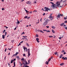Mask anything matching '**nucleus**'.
<instances>
[{"label": "nucleus", "instance_id": "nucleus-47", "mask_svg": "<svg viewBox=\"0 0 67 67\" xmlns=\"http://www.w3.org/2000/svg\"><path fill=\"white\" fill-rule=\"evenodd\" d=\"M4 27H6V29H8V27L5 26Z\"/></svg>", "mask_w": 67, "mask_h": 67}, {"label": "nucleus", "instance_id": "nucleus-48", "mask_svg": "<svg viewBox=\"0 0 67 67\" xmlns=\"http://www.w3.org/2000/svg\"><path fill=\"white\" fill-rule=\"evenodd\" d=\"M53 37V36H49V37Z\"/></svg>", "mask_w": 67, "mask_h": 67}, {"label": "nucleus", "instance_id": "nucleus-22", "mask_svg": "<svg viewBox=\"0 0 67 67\" xmlns=\"http://www.w3.org/2000/svg\"><path fill=\"white\" fill-rule=\"evenodd\" d=\"M67 19V16H66V17H64V20H66Z\"/></svg>", "mask_w": 67, "mask_h": 67}, {"label": "nucleus", "instance_id": "nucleus-56", "mask_svg": "<svg viewBox=\"0 0 67 67\" xmlns=\"http://www.w3.org/2000/svg\"><path fill=\"white\" fill-rule=\"evenodd\" d=\"M16 29V27H15V29H14V30H15Z\"/></svg>", "mask_w": 67, "mask_h": 67}, {"label": "nucleus", "instance_id": "nucleus-1", "mask_svg": "<svg viewBox=\"0 0 67 67\" xmlns=\"http://www.w3.org/2000/svg\"><path fill=\"white\" fill-rule=\"evenodd\" d=\"M50 3L52 4V5H51L52 8L53 9L57 8V7H58V6L60 5V2H57L56 3V4H54L52 2H51Z\"/></svg>", "mask_w": 67, "mask_h": 67}, {"label": "nucleus", "instance_id": "nucleus-55", "mask_svg": "<svg viewBox=\"0 0 67 67\" xmlns=\"http://www.w3.org/2000/svg\"><path fill=\"white\" fill-rule=\"evenodd\" d=\"M33 12H37V11H36V10H35L34 11H33Z\"/></svg>", "mask_w": 67, "mask_h": 67}, {"label": "nucleus", "instance_id": "nucleus-10", "mask_svg": "<svg viewBox=\"0 0 67 67\" xmlns=\"http://www.w3.org/2000/svg\"><path fill=\"white\" fill-rule=\"evenodd\" d=\"M64 24V23H62L61 24H60V25L61 26H63V25Z\"/></svg>", "mask_w": 67, "mask_h": 67}, {"label": "nucleus", "instance_id": "nucleus-33", "mask_svg": "<svg viewBox=\"0 0 67 67\" xmlns=\"http://www.w3.org/2000/svg\"><path fill=\"white\" fill-rule=\"evenodd\" d=\"M65 52V51L64 50H63L61 52L62 53H64V52Z\"/></svg>", "mask_w": 67, "mask_h": 67}, {"label": "nucleus", "instance_id": "nucleus-19", "mask_svg": "<svg viewBox=\"0 0 67 67\" xmlns=\"http://www.w3.org/2000/svg\"><path fill=\"white\" fill-rule=\"evenodd\" d=\"M25 11H26V12L27 13H29V11H27V10H25Z\"/></svg>", "mask_w": 67, "mask_h": 67}, {"label": "nucleus", "instance_id": "nucleus-17", "mask_svg": "<svg viewBox=\"0 0 67 67\" xmlns=\"http://www.w3.org/2000/svg\"><path fill=\"white\" fill-rule=\"evenodd\" d=\"M30 55H31V54L30 53H28V57H30Z\"/></svg>", "mask_w": 67, "mask_h": 67}, {"label": "nucleus", "instance_id": "nucleus-58", "mask_svg": "<svg viewBox=\"0 0 67 67\" xmlns=\"http://www.w3.org/2000/svg\"><path fill=\"white\" fill-rule=\"evenodd\" d=\"M20 43L18 45V46H19V45H21V44Z\"/></svg>", "mask_w": 67, "mask_h": 67}, {"label": "nucleus", "instance_id": "nucleus-52", "mask_svg": "<svg viewBox=\"0 0 67 67\" xmlns=\"http://www.w3.org/2000/svg\"><path fill=\"white\" fill-rule=\"evenodd\" d=\"M5 35H4L5 36L6 35H7V32H5Z\"/></svg>", "mask_w": 67, "mask_h": 67}, {"label": "nucleus", "instance_id": "nucleus-27", "mask_svg": "<svg viewBox=\"0 0 67 67\" xmlns=\"http://www.w3.org/2000/svg\"><path fill=\"white\" fill-rule=\"evenodd\" d=\"M29 64H30V60H29L28 61V65H29Z\"/></svg>", "mask_w": 67, "mask_h": 67}, {"label": "nucleus", "instance_id": "nucleus-16", "mask_svg": "<svg viewBox=\"0 0 67 67\" xmlns=\"http://www.w3.org/2000/svg\"><path fill=\"white\" fill-rule=\"evenodd\" d=\"M63 54H61L60 55V56L59 57V58H62V57H63Z\"/></svg>", "mask_w": 67, "mask_h": 67}, {"label": "nucleus", "instance_id": "nucleus-15", "mask_svg": "<svg viewBox=\"0 0 67 67\" xmlns=\"http://www.w3.org/2000/svg\"><path fill=\"white\" fill-rule=\"evenodd\" d=\"M64 65V63H62L60 64V66H63V65Z\"/></svg>", "mask_w": 67, "mask_h": 67}, {"label": "nucleus", "instance_id": "nucleus-25", "mask_svg": "<svg viewBox=\"0 0 67 67\" xmlns=\"http://www.w3.org/2000/svg\"><path fill=\"white\" fill-rule=\"evenodd\" d=\"M51 60V59L50 58L49 59L48 62H50Z\"/></svg>", "mask_w": 67, "mask_h": 67}, {"label": "nucleus", "instance_id": "nucleus-6", "mask_svg": "<svg viewBox=\"0 0 67 67\" xmlns=\"http://www.w3.org/2000/svg\"><path fill=\"white\" fill-rule=\"evenodd\" d=\"M26 4H30V5H31L32 3L30 1H28L26 2Z\"/></svg>", "mask_w": 67, "mask_h": 67}, {"label": "nucleus", "instance_id": "nucleus-49", "mask_svg": "<svg viewBox=\"0 0 67 67\" xmlns=\"http://www.w3.org/2000/svg\"><path fill=\"white\" fill-rule=\"evenodd\" d=\"M66 53L65 52H64V53H63V55H65V54H66Z\"/></svg>", "mask_w": 67, "mask_h": 67}, {"label": "nucleus", "instance_id": "nucleus-43", "mask_svg": "<svg viewBox=\"0 0 67 67\" xmlns=\"http://www.w3.org/2000/svg\"><path fill=\"white\" fill-rule=\"evenodd\" d=\"M57 52H55L54 53V54H55V55H57Z\"/></svg>", "mask_w": 67, "mask_h": 67}, {"label": "nucleus", "instance_id": "nucleus-64", "mask_svg": "<svg viewBox=\"0 0 67 67\" xmlns=\"http://www.w3.org/2000/svg\"><path fill=\"white\" fill-rule=\"evenodd\" d=\"M45 13H44L43 14V15L44 16L45 15Z\"/></svg>", "mask_w": 67, "mask_h": 67}, {"label": "nucleus", "instance_id": "nucleus-4", "mask_svg": "<svg viewBox=\"0 0 67 67\" xmlns=\"http://www.w3.org/2000/svg\"><path fill=\"white\" fill-rule=\"evenodd\" d=\"M44 9H45V10H43V11H47L48 12V10H50V9H48V8L45 7L44 8Z\"/></svg>", "mask_w": 67, "mask_h": 67}, {"label": "nucleus", "instance_id": "nucleus-13", "mask_svg": "<svg viewBox=\"0 0 67 67\" xmlns=\"http://www.w3.org/2000/svg\"><path fill=\"white\" fill-rule=\"evenodd\" d=\"M46 64L47 65H48V63H49V62L48 61H46V62H45Z\"/></svg>", "mask_w": 67, "mask_h": 67}, {"label": "nucleus", "instance_id": "nucleus-8", "mask_svg": "<svg viewBox=\"0 0 67 67\" xmlns=\"http://www.w3.org/2000/svg\"><path fill=\"white\" fill-rule=\"evenodd\" d=\"M18 52H16L15 54H14L13 55V56H14V57H15V56H17V55L18 54Z\"/></svg>", "mask_w": 67, "mask_h": 67}, {"label": "nucleus", "instance_id": "nucleus-32", "mask_svg": "<svg viewBox=\"0 0 67 67\" xmlns=\"http://www.w3.org/2000/svg\"><path fill=\"white\" fill-rule=\"evenodd\" d=\"M27 16H26L24 17V19H27Z\"/></svg>", "mask_w": 67, "mask_h": 67}, {"label": "nucleus", "instance_id": "nucleus-63", "mask_svg": "<svg viewBox=\"0 0 67 67\" xmlns=\"http://www.w3.org/2000/svg\"><path fill=\"white\" fill-rule=\"evenodd\" d=\"M6 58V56H5V57L4 58V60H5V58Z\"/></svg>", "mask_w": 67, "mask_h": 67}, {"label": "nucleus", "instance_id": "nucleus-59", "mask_svg": "<svg viewBox=\"0 0 67 67\" xmlns=\"http://www.w3.org/2000/svg\"><path fill=\"white\" fill-rule=\"evenodd\" d=\"M10 54V53L9 52L8 54V55H9Z\"/></svg>", "mask_w": 67, "mask_h": 67}, {"label": "nucleus", "instance_id": "nucleus-2", "mask_svg": "<svg viewBox=\"0 0 67 67\" xmlns=\"http://www.w3.org/2000/svg\"><path fill=\"white\" fill-rule=\"evenodd\" d=\"M48 20H46L45 21H44L43 23V25H44V26L46 25L47 24V23H48Z\"/></svg>", "mask_w": 67, "mask_h": 67}, {"label": "nucleus", "instance_id": "nucleus-44", "mask_svg": "<svg viewBox=\"0 0 67 67\" xmlns=\"http://www.w3.org/2000/svg\"><path fill=\"white\" fill-rule=\"evenodd\" d=\"M30 18V17H27V19H29Z\"/></svg>", "mask_w": 67, "mask_h": 67}, {"label": "nucleus", "instance_id": "nucleus-61", "mask_svg": "<svg viewBox=\"0 0 67 67\" xmlns=\"http://www.w3.org/2000/svg\"><path fill=\"white\" fill-rule=\"evenodd\" d=\"M42 18H41L40 19V21L42 22Z\"/></svg>", "mask_w": 67, "mask_h": 67}, {"label": "nucleus", "instance_id": "nucleus-57", "mask_svg": "<svg viewBox=\"0 0 67 67\" xmlns=\"http://www.w3.org/2000/svg\"><path fill=\"white\" fill-rule=\"evenodd\" d=\"M46 27H47V28H49V26H46Z\"/></svg>", "mask_w": 67, "mask_h": 67}, {"label": "nucleus", "instance_id": "nucleus-5", "mask_svg": "<svg viewBox=\"0 0 67 67\" xmlns=\"http://www.w3.org/2000/svg\"><path fill=\"white\" fill-rule=\"evenodd\" d=\"M52 14H51L50 15V16H49V17L50 19H50V20H51V21H52V20L54 19V17H53V16H52Z\"/></svg>", "mask_w": 67, "mask_h": 67}, {"label": "nucleus", "instance_id": "nucleus-14", "mask_svg": "<svg viewBox=\"0 0 67 67\" xmlns=\"http://www.w3.org/2000/svg\"><path fill=\"white\" fill-rule=\"evenodd\" d=\"M2 38L4 39L5 37V35H2Z\"/></svg>", "mask_w": 67, "mask_h": 67}, {"label": "nucleus", "instance_id": "nucleus-51", "mask_svg": "<svg viewBox=\"0 0 67 67\" xmlns=\"http://www.w3.org/2000/svg\"><path fill=\"white\" fill-rule=\"evenodd\" d=\"M46 32H50V31H49H49H47Z\"/></svg>", "mask_w": 67, "mask_h": 67}, {"label": "nucleus", "instance_id": "nucleus-42", "mask_svg": "<svg viewBox=\"0 0 67 67\" xmlns=\"http://www.w3.org/2000/svg\"><path fill=\"white\" fill-rule=\"evenodd\" d=\"M12 42L14 43V40H12Z\"/></svg>", "mask_w": 67, "mask_h": 67}, {"label": "nucleus", "instance_id": "nucleus-50", "mask_svg": "<svg viewBox=\"0 0 67 67\" xmlns=\"http://www.w3.org/2000/svg\"><path fill=\"white\" fill-rule=\"evenodd\" d=\"M16 60V59H13V61H14L15 60Z\"/></svg>", "mask_w": 67, "mask_h": 67}, {"label": "nucleus", "instance_id": "nucleus-18", "mask_svg": "<svg viewBox=\"0 0 67 67\" xmlns=\"http://www.w3.org/2000/svg\"><path fill=\"white\" fill-rule=\"evenodd\" d=\"M16 23L17 24H19L20 23V21H18Z\"/></svg>", "mask_w": 67, "mask_h": 67}, {"label": "nucleus", "instance_id": "nucleus-40", "mask_svg": "<svg viewBox=\"0 0 67 67\" xmlns=\"http://www.w3.org/2000/svg\"><path fill=\"white\" fill-rule=\"evenodd\" d=\"M16 58H18V59H20V58H19V57L18 56H17L16 57Z\"/></svg>", "mask_w": 67, "mask_h": 67}, {"label": "nucleus", "instance_id": "nucleus-36", "mask_svg": "<svg viewBox=\"0 0 67 67\" xmlns=\"http://www.w3.org/2000/svg\"><path fill=\"white\" fill-rule=\"evenodd\" d=\"M7 48H6L5 49V50H4V51L6 52V51H7Z\"/></svg>", "mask_w": 67, "mask_h": 67}, {"label": "nucleus", "instance_id": "nucleus-41", "mask_svg": "<svg viewBox=\"0 0 67 67\" xmlns=\"http://www.w3.org/2000/svg\"><path fill=\"white\" fill-rule=\"evenodd\" d=\"M2 10H5V9L4 8H2Z\"/></svg>", "mask_w": 67, "mask_h": 67}, {"label": "nucleus", "instance_id": "nucleus-9", "mask_svg": "<svg viewBox=\"0 0 67 67\" xmlns=\"http://www.w3.org/2000/svg\"><path fill=\"white\" fill-rule=\"evenodd\" d=\"M39 39L38 38H36V40L37 41V42L38 43H39V42H40V41H39Z\"/></svg>", "mask_w": 67, "mask_h": 67}, {"label": "nucleus", "instance_id": "nucleus-46", "mask_svg": "<svg viewBox=\"0 0 67 67\" xmlns=\"http://www.w3.org/2000/svg\"><path fill=\"white\" fill-rule=\"evenodd\" d=\"M25 49H26V52H27L26 51H27V48H25Z\"/></svg>", "mask_w": 67, "mask_h": 67}, {"label": "nucleus", "instance_id": "nucleus-53", "mask_svg": "<svg viewBox=\"0 0 67 67\" xmlns=\"http://www.w3.org/2000/svg\"><path fill=\"white\" fill-rule=\"evenodd\" d=\"M34 3H36V1H35V2H34Z\"/></svg>", "mask_w": 67, "mask_h": 67}, {"label": "nucleus", "instance_id": "nucleus-62", "mask_svg": "<svg viewBox=\"0 0 67 67\" xmlns=\"http://www.w3.org/2000/svg\"><path fill=\"white\" fill-rule=\"evenodd\" d=\"M53 57H51V58H51V59H52V58Z\"/></svg>", "mask_w": 67, "mask_h": 67}, {"label": "nucleus", "instance_id": "nucleus-21", "mask_svg": "<svg viewBox=\"0 0 67 67\" xmlns=\"http://www.w3.org/2000/svg\"><path fill=\"white\" fill-rule=\"evenodd\" d=\"M14 61H13V60L12 59V60L11 62V63L12 64V63H13V62Z\"/></svg>", "mask_w": 67, "mask_h": 67}, {"label": "nucleus", "instance_id": "nucleus-45", "mask_svg": "<svg viewBox=\"0 0 67 67\" xmlns=\"http://www.w3.org/2000/svg\"><path fill=\"white\" fill-rule=\"evenodd\" d=\"M36 37H38V36L37 35H36Z\"/></svg>", "mask_w": 67, "mask_h": 67}, {"label": "nucleus", "instance_id": "nucleus-28", "mask_svg": "<svg viewBox=\"0 0 67 67\" xmlns=\"http://www.w3.org/2000/svg\"><path fill=\"white\" fill-rule=\"evenodd\" d=\"M52 32H53V33H55V31H54L53 30H52Z\"/></svg>", "mask_w": 67, "mask_h": 67}, {"label": "nucleus", "instance_id": "nucleus-31", "mask_svg": "<svg viewBox=\"0 0 67 67\" xmlns=\"http://www.w3.org/2000/svg\"><path fill=\"white\" fill-rule=\"evenodd\" d=\"M67 23V21L65 20L64 21V23Z\"/></svg>", "mask_w": 67, "mask_h": 67}, {"label": "nucleus", "instance_id": "nucleus-60", "mask_svg": "<svg viewBox=\"0 0 67 67\" xmlns=\"http://www.w3.org/2000/svg\"><path fill=\"white\" fill-rule=\"evenodd\" d=\"M32 11H31V12H29V13H32Z\"/></svg>", "mask_w": 67, "mask_h": 67}, {"label": "nucleus", "instance_id": "nucleus-3", "mask_svg": "<svg viewBox=\"0 0 67 67\" xmlns=\"http://www.w3.org/2000/svg\"><path fill=\"white\" fill-rule=\"evenodd\" d=\"M60 16H63V14H58V16H57V19H58V18H59V19L60 18Z\"/></svg>", "mask_w": 67, "mask_h": 67}, {"label": "nucleus", "instance_id": "nucleus-34", "mask_svg": "<svg viewBox=\"0 0 67 67\" xmlns=\"http://www.w3.org/2000/svg\"><path fill=\"white\" fill-rule=\"evenodd\" d=\"M23 56H25V57H26V56H25V54H23Z\"/></svg>", "mask_w": 67, "mask_h": 67}, {"label": "nucleus", "instance_id": "nucleus-38", "mask_svg": "<svg viewBox=\"0 0 67 67\" xmlns=\"http://www.w3.org/2000/svg\"><path fill=\"white\" fill-rule=\"evenodd\" d=\"M25 34V32H23L22 34H21V35H23V34Z\"/></svg>", "mask_w": 67, "mask_h": 67}, {"label": "nucleus", "instance_id": "nucleus-12", "mask_svg": "<svg viewBox=\"0 0 67 67\" xmlns=\"http://www.w3.org/2000/svg\"><path fill=\"white\" fill-rule=\"evenodd\" d=\"M66 26V25H64V26L63 27H64V28H65V29H66V30H67V27H65V26Z\"/></svg>", "mask_w": 67, "mask_h": 67}, {"label": "nucleus", "instance_id": "nucleus-23", "mask_svg": "<svg viewBox=\"0 0 67 67\" xmlns=\"http://www.w3.org/2000/svg\"><path fill=\"white\" fill-rule=\"evenodd\" d=\"M23 67H29V66L26 65V66H23Z\"/></svg>", "mask_w": 67, "mask_h": 67}, {"label": "nucleus", "instance_id": "nucleus-26", "mask_svg": "<svg viewBox=\"0 0 67 67\" xmlns=\"http://www.w3.org/2000/svg\"><path fill=\"white\" fill-rule=\"evenodd\" d=\"M23 64H24V65L23 66H26V64L24 63H23Z\"/></svg>", "mask_w": 67, "mask_h": 67}, {"label": "nucleus", "instance_id": "nucleus-20", "mask_svg": "<svg viewBox=\"0 0 67 67\" xmlns=\"http://www.w3.org/2000/svg\"><path fill=\"white\" fill-rule=\"evenodd\" d=\"M26 45H27V46H28V47H30V45H29V44H28V43H27L26 44Z\"/></svg>", "mask_w": 67, "mask_h": 67}, {"label": "nucleus", "instance_id": "nucleus-54", "mask_svg": "<svg viewBox=\"0 0 67 67\" xmlns=\"http://www.w3.org/2000/svg\"><path fill=\"white\" fill-rule=\"evenodd\" d=\"M59 38L60 39V40H61V38H62V37H60Z\"/></svg>", "mask_w": 67, "mask_h": 67}, {"label": "nucleus", "instance_id": "nucleus-11", "mask_svg": "<svg viewBox=\"0 0 67 67\" xmlns=\"http://www.w3.org/2000/svg\"><path fill=\"white\" fill-rule=\"evenodd\" d=\"M27 52L28 53H30V49H27Z\"/></svg>", "mask_w": 67, "mask_h": 67}, {"label": "nucleus", "instance_id": "nucleus-30", "mask_svg": "<svg viewBox=\"0 0 67 67\" xmlns=\"http://www.w3.org/2000/svg\"><path fill=\"white\" fill-rule=\"evenodd\" d=\"M5 32V30H4L3 31V33H4Z\"/></svg>", "mask_w": 67, "mask_h": 67}, {"label": "nucleus", "instance_id": "nucleus-7", "mask_svg": "<svg viewBox=\"0 0 67 67\" xmlns=\"http://www.w3.org/2000/svg\"><path fill=\"white\" fill-rule=\"evenodd\" d=\"M62 59L63 60H67V57H65L64 58V57H63L62 58Z\"/></svg>", "mask_w": 67, "mask_h": 67}, {"label": "nucleus", "instance_id": "nucleus-37", "mask_svg": "<svg viewBox=\"0 0 67 67\" xmlns=\"http://www.w3.org/2000/svg\"><path fill=\"white\" fill-rule=\"evenodd\" d=\"M52 27L53 29H55V27H54V26H52Z\"/></svg>", "mask_w": 67, "mask_h": 67}, {"label": "nucleus", "instance_id": "nucleus-39", "mask_svg": "<svg viewBox=\"0 0 67 67\" xmlns=\"http://www.w3.org/2000/svg\"><path fill=\"white\" fill-rule=\"evenodd\" d=\"M26 48L25 47V46H23V49H25Z\"/></svg>", "mask_w": 67, "mask_h": 67}, {"label": "nucleus", "instance_id": "nucleus-24", "mask_svg": "<svg viewBox=\"0 0 67 67\" xmlns=\"http://www.w3.org/2000/svg\"><path fill=\"white\" fill-rule=\"evenodd\" d=\"M14 66L15 67V62H14Z\"/></svg>", "mask_w": 67, "mask_h": 67}, {"label": "nucleus", "instance_id": "nucleus-29", "mask_svg": "<svg viewBox=\"0 0 67 67\" xmlns=\"http://www.w3.org/2000/svg\"><path fill=\"white\" fill-rule=\"evenodd\" d=\"M21 60H22L23 61L24 60V58H23L21 59Z\"/></svg>", "mask_w": 67, "mask_h": 67}, {"label": "nucleus", "instance_id": "nucleus-35", "mask_svg": "<svg viewBox=\"0 0 67 67\" xmlns=\"http://www.w3.org/2000/svg\"><path fill=\"white\" fill-rule=\"evenodd\" d=\"M25 63L26 65H27V62L25 61Z\"/></svg>", "mask_w": 67, "mask_h": 67}]
</instances>
